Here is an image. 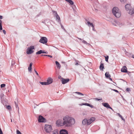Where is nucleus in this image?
<instances>
[{
  "label": "nucleus",
  "instance_id": "obj_1",
  "mask_svg": "<svg viewBox=\"0 0 134 134\" xmlns=\"http://www.w3.org/2000/svg\"><path fill=\"white\" fill-rule=\"evenodd\" d=\"M64 126L66 127L71 126L75 123V119L72 117L68 115L64 116L63 118Z\"/></svg>",
  "mask_w": 134,
  "mask_h": 134
},
{
  "label": "nucleus",
  "instance_id": "obj_2",
  "mask_svg": "<svg viewBox=\"0 0 134 134\" xmlns=\"http://www.w3.org/2000/svg\"><path fill=\"white\" fill-rule=\"evenodd\" d=\"M112 12L114 15L117 18H119L121 15V12L118 7H114L113 9Z\"/></svg>",
  "mask_w": 134,
  "mask_h": 134
},
{
  "label": "nucleus",
  "instance_id": "obj_3",
  "mask_svg": "<svg viewBox=\"0 0 134 134\" xmlns=\"http://www.w3.org/2000/svg\"><path fill=\"white\" fill-rule=\"evenodd\" d=\"M44 128L45 131L46 133H50L52 130V126L49 125H45Z\"/></svg>",
  "mask_w": 134,
  "mask_h": 134
},
{
  "label": "nucleus",
  "instance_id": "obj_4",
  "mask_svg": "<svg viewBox=\"0 0 134 134\" xmlns=\"http://www.w3.org/2000/svg\"><path fill=\"white\" fill-rule=\"evenodd\" d=\"M56 124L58 126H64V121H63L61 119H59L57 120L56 122Z\"/></svg>",
  "mask_w": 134,
  "mask_h": 134
},
{
  "label": "nucleus",
  "instance_id": "obj_5",
  "mask_svg": "<svg viewBox=\"0 0 134 134\" xmlns=\"http://www.w3.org/2000/svg\"><path fill=\"white\" fill-rule=\"evenodd\" d=\"M34 47L33 46H31L28 48L26 53L27 54H30L34 52V51L32 49H34Z\"/></svg>",
  "mask_w": 134,
  "mask_h": 134
},
{
  "label": "nucleus",
  "instance_id": "obj_6",
  "mask_svg": "<svg viewBox=\"0 0 134 134\" xmlns=\"http://www.w3.org/2000/svg\"><path fill=\"white\" fill-rule=\"evenodd\" d=\"M47 41L48 40L46 37H42L41 38L39 41V42L43 44H45L47 43Z\"/></svg>",
  "mask_w": 134,
  "mask_h": 134
},
{
  "label": "nucleus",
  "instance_id": "obj_7",
  "mask_svg": "<svg viewBox=\"0 0 134 134\" xmlns=\"http://www.w3.org/2000/svg\"><path fill=\"white\" fill-rule=\"evenodd\" d=\"M86 21H87V25H88L90 27L91 26L92 27V30L93 31H95L96 30L94 29V26L93 24L92 23H91L89 21H88L87 20H86Z\"/></svg>",
  "mask_w": 134,
  "mask_h": 134
},
{
  "label": "nucleus",
  "instance_id": "obj_8",
  "mask_svg": "<svg viewBox=\"0 0 134 134\" xmlns=\"http://www.w3.org/2000/svg\"><path fill=\"white\" fill-rule=\"evenodd\" d=\"M95 120V118L94 117H92L90 119L87 120V125H90Z\"/></svg>",
  "mask_w": 134,
  "mask_h": 134
},
{
  "label": "nucleus",
  "instance_id": "obj_9",
  "mask_svg": "<svg viewBox=\"0 0 134 134\" xmlns=\"http://www.w3.org/2000/svg\"><path fill=\"white\" fill-rule=\"evenodd\" d=\"M45 119L42 116H39L38 119V121L39 122H44Z\"/></svg>",
  "mask_w": 134,
  "mask_h": 134
},
{
  "label": "nucleus",
  "instance_id": "obj_10",
  "mask_svg": "<svg viewBox=\"0 0 134 134\" xmlns=\"http://www.w3.org/2000/svg\"><path fill=\"white\" fill-rule=\"evenodd\" d=\"M61 80L62 83L64 84L66 83L69 82V79H65L63 78H62L61 79Z\"/></svg>",
  "mask_w": 134,
  "mask_h": 134
},
{
  "label": "nucleus",
  "instance_id": "obj_11",
  "mask_svg": "<svg viewBox=\"0 0 134 134\" xmlns=\"http://www.w3.org/2000/svg\"><path fill=\"white\" fill-rule=\"evenodd\" d=\"M53 81V79L52 78L50 77H49L47 80L46 83L47 85L52 83Z\"/></svg>",
  "mask_w": 134,
  "mask_h": 134
},
{
  "label": "nucleus",
  "instance_id": "obj_12",
  "mask_svg": "<svg viewBox=\"0 0 134 134\" xmlns=\"http://www.w3.org/2000/svg\"><path fill=\"white\" fill-rule=\"evenodd\" d=\"M102 105L105 107L106 108H109L111 110H113V109L110 107L109 104L107 103H102Z\"/></svg>",
  "mask_w": 134,
  "mask_h": 134
},
{
  "label": "nucleus",
  "instance_id": "obj_13",
  "mask_svg": "<svg viewBox=\"0 0 134 134\" xmlns=\"http://www.w3.org/2000/svg\"><path fill=\"white\" fill-rule=\"evenodd\" d=\"M60 134H68V132L66 130L62 129L60 131Z\"/></svg>",
  "mask_w": 134,
  "mask_h": 134
},
{
  "label": "nucleus",
  "instance_id": "obj_14",
  "mask_svg": "<svg viewBox=\"0 0 134 134\" xmlns=\"http://www.w3.org/2000/svg\"><path fill=\"white\" fill-rule=\"evenodd\" d=\"M122 72H127V68L125 66H124L121 69Z\"/></svg>",
  "mask_w": 134,
  "mask_h": 134
},
{
  "label": "nucleus",
  "instance_id": "obj_15",
  "mask_svg": "<svg viewBox=\"0 0 134 134\" xmlns=\"http://www.w3.org/2000/svg\"><path fill=\"white\" fill-rule=\"evenodd\" d=\"M125 9L127 10H129L131 9V7L130 4H127L125 5Z\"/></svg>",
  "mask_w": 134,
  "mask_h": 134
},
{
  "label": "nucleus",
  "instance_id": "obj_16",
  "mask_svg": "<svg viewBox=\"0 0 134 134\" xmlns=\"http://www.w3.org/2000/svg\"><path fill=\"white\" fill-rule=\"evenodd\" d=\"M32 63H30L29 66L28 68V70L29 72H31L32 71Z\"/></svg>",
  "mask_w": 134,
  "mask_h": 134
},
{
  "label": "nucleus",
  "instance_id": "obj_17",
  "mask_svg": "<svg viewBox=\"0 0 134 134\" xmlns=\"http://www.w3.org/2000/svg\"><path fill=\"white\" fill-rule=\"evenodd\" d=\"M87 119H85L82 121V124L83 125H87Z\"/></svg>",
  "mask_w": 134,
  "mask_h": 134
},
{
  "label": "nucleus",
  "instance_id": "obj_18",
  "mask_svg": "<svg viewBox=\"0 0 134 134\" xmlns=\"http://www.w3.org/2000/svg\"><path fill=\"white\" fill-rule=\"evenodd\" d=\"M46 53V52H44L43 51L40 50L39 51L36 52V54H39L41 53Z\"/></svg>",
  "mask_w": 134,
  "mask_h": 134
},
{
  "label": "nucleus",
  "instance_id": "obj_19",
  "mask_svg": "<svg viewBox=\"0 0 134 134\" xmlns=\"http://www.w3.org/2000/svg\"><path fill=\"white\" fill-rule=\"evenodd\" d=\"M55 63V64L56 66H57L58 68L59 69H60L61 67V66L60 64L57 61H56Z\"/></svg>",
  "mask_w": 134,
  "mask_h": 134
},
{
  "label": "nucleus",
  "instance_id": "obj_20",
  "mask_svg": "<svg viewBox=\"0 0 134 134\" xmlns=\"http://www.w3.org/2000/svg\"><path fill=\"white\" fill-rule=\"evenodd\" d=\"M56 17V19L57 21H58L59 23H60V17L58 15H57V16H55Z\"/></svg>",
  "mask_w": 134,
  "mask_h": 134
},
{
  "label": "nucleus",
  "instance_id": "obj_21",
  "mask_svg": "<svg viewBox=\"0 0 134 134\" xmlns=\"http://www.w3.org/2000/svg\"><path fill=\"white\" fill-rule=\"evenodd\" d=\"M99 68L101 70H103V69H104L103 64L101 63L100 65Z\"/></svg>",
  "mask_w": 134,
  "mask_h": 134
},
{
  "label": "nucleus",
  "instance_id": "obj_22",
  "mask_svg": "<svg viewBox=\"0 0 134 134\" xmlns=\"http://www.w3.org/2000/svg\"><path fill=\"white\" fill-rule=\"evenodd\" d=\"M105 77L107 78L110 77H111V76L109 74V72H106L105 74Z\"/></svg>",
  "mask_w": 134,
  "mask_h": 134
},
{
  "label": "nucleus",
  "instance_id": "obj_23",
  "mask_svg": "<svg viewBox=\"0 0 134 134\" xmlns=\"http://www.w3.org/2000/svg\"><path fill=\"white\" fill-rule=\"evenodd\" d=\"M39 83L40 84L43 85H47L46 82H40Z\"/></svg>",
  "mask_w": 134,
  "mask_h": 134
},
{
  "label": "nucleus",
  "instance_id": "obj_24",
  "mask_svg": "<svg viewBox=\"0 0 134 134\" xmlns=\"http://www.w3.org/2000/svg\"><path fill=\"white\" fill-rule=\"evenodd\" d=\"M53 134H58V132L57 130H54L53 131Z\"/></svg>",
  "mask_w": 134,
  "mask_h": 134
},
{
  "label": "nucleus",
  "instance_id": "obj_25",
  "mask_svg": "<svg viewBox=\"0 0 134 134\" xmlns=\"http://www.w3.org/2000/svg\"><path fill=\"white\" fill-rule=\"evenodd\" d=\"M52 12L53 13V15H54V16H57V15H58V14H57V12L56 11H53Z\"/></svg>",
  "mask_w": 134,
  "mask_h": 134
},
{
  "label": "nucleus",
  "instance_id": "obj_26",
  "mask_svg": "<svg viewBox=\"0 0 134 134\" xmlns=\"http://www.w3.org/2000/svg\"><path fill=\"white\" fill-rule=\"evenodd\" d=\"M67 1L70 4L73 5L74 4V2L71 0H68Z\"/></svg>",
  "mask_w": 134,
  "mask_h": 134
},
{
  "label": "nucleus",
  "instance_id": "obj_27",
  "mask_svg": "<svg viewBox=\"0 0 134 134\" xmlns=\"http://www.w3.org/2000/svg\"><path fill=\"white\" fill-rule=\"evenodd\" d=\"M14 103L15 104V106L16 107V110H19V108L18 107V104H17L15 102H14Z\"/></svg>",
  "mask_w": 134,
  "mask_h": 134
},
{
  "label": "nucleus",
  "instance_id": "obj_28",
  "mask_svg": "<svg viewBox=\"0 0 134 134\" xmlns=\"http://www.w3.org/2000/svg\"><path fill=\"white\" fill-rule=\"evenodd\" d=\"M82 42L83 43L86 44L87 45H88L89 44V43H87L86 41H85L84 40H82Z\"/></svg>",
  "mask_w": 134,
  "mask_h": 134
},
{
  "label": "nucleus",
  "instance_id": "obj_29",
  "mask_svg": "<svg viewBox=\"0 0 134 134\" xmlns=\"http://www.w3.org/2000/svg\"><path fill=\"white\" fill-rule=\"evenodd\" d=\"M81 105H85L88 106H89L90 105V104L88 103H83Z\"/></svg>",
  "mask_w": 134,
  "mask_h": 134
},
{
  "label": "nucleus",
  "instance_id": "obj_30",
  "mask_svg": "<svg viewBox=\"0 0 134 134\" xmlns=\"http://www.w3.org/2000/svg\"><path fill=\"white\" fill-rule=\"evenodd\" d=\"M118 115L121 118V119L122 120H124V119L123 118V117L120 114H118Z\"/></svg>",
  "mask_w": 134,
  "mask_h": 134
},
{
  "label": "nucleus",
  "instance_id": "obj_31",
  "mask_svg": "<svg viewBox=\"0 0 134 134\" xmlns=\"http://www.w3.org/2000/svg\"><path fill=\"white\" fill-rule=\"evenodd\" d=\"M105 60L107 62H108V59L109 58V57L108 56H107V57H105Z\"/></svg>",
  "mask_w": 134,
  "mask_h": 134
},
{
  "label": "nucleus",
  "instance_id": "obj_32",
  "mask_svg": "<svg viewBox=\"0 0 134 134\" xmlns=\"http://www.w3.org/2000/svg\"><path fill=\"white\" fill-rule=\"evenodd\" d=\"M5 86V85L4 84H2L1 85V88H2Z\"/></svg>",
  "mask_w": 134,
  "mask_h": 134
},
{
  "label": "nucleus",
  "instance_id": "obj_33",
  "mask_svg": "<svg viewBox=\"0 0 134 134\" xmlns=\"http://www.w3.org/2000/svg\"><path fill=\"white\" fill-rule=\"evenodd\" d=\"M75 60V62H76L75 63V65H79L78 62H79V61H78V60Z\"/></svg>",
  "mask_w": 134,
  "mask_h": 134
},
{
  "label": "nucleus",
  "instance_id": "obj_34",
  "mask_svg": "<svg viewBox=\"0 0 134 134\" xmlns=\"http://www.w3.org/2000/svg\"><path fill=\"white\" fill-rule=\"evenodd\" d=\"M17 134H22L21 132L18 130H16Z\"/></svg>",
  "mask_w": 134,
  "mask_h": 134
},
{
  "label": "nucleus",
  "instance_id": "obj_35",
  "mask_svg": "<svg viewBox=\"0 0 134 134\" xmlns=\"http://www.w3.org/2000/svg\"><path fill=\"white\" fill-rule=\"evenodd\" d=\"M111 90H112V91H115L116 92H117V93H119V91H118L117 90H115V89H112Z\"/></svg>",
  "mask_w": 134,
  "mask_h": 134
},
{
  "label": "nucleus",
  "instance_id": "obj_36",
  "mask_svg": "<svg viewBox=\"0 0 134 134\" xmlns=\"http://www.w3.org/2000/svg\"><path fill=\"white\" fill-rule=\"evenodd\" d=\"M120 1L121 3H124L126 2V0H120Z\"/></svg>",
  "mask_w": 134,
  "mask_h": 134
},
{
  "label": "nucleus",
  "instance_id": "obj_37",
  "mask_svg": "<svg viewBox=\"0 0 134 134\" xmlns=\"http://www.w3.org/2000/svg\"><path fill=\"white\" fill-rule=\"evenodd\" d=\"M7 108L8 109H10L11 108V107L10 105L7 106Z\"/></svg>",
  "mask_w": 134,
  "mask_h": 134
},
{
  "label": "nucleus",
  "instance_id": "obj_38",
  "mask_svg": "<svg viewBox=\"0 0 134 134\" xmlns=\"http://www.w3.org/2000/svg\"><path fill=\"white\" fill-rule=\"evenodd\" d=\"M44 55L45 56H46L48 57H51V58H52V56L51 55Z\"/></svg>",
  "mask_w": 134,
  "mask_h": 134
},
{
  "label": "nucleus",
  "instance_id": "obj_39",
  "mask_svg": "<svg viewBox=\"0 0 134 134\" xmlns=\"http://www.w3.org/2000/svg\"><path fill=\"white\" fill-rule=\"evenodd\" d=\"M34 71L36 73V74L38 76V72H37V71L35 69H34Z\"/></svg>",
  "mask_w": 134,
  "mask_h": 134
},
{
  "label": "nucleus",
  "instance_id": "obj_40",
  "mask_svg": "<svg viewBox=\"0 0 134 134\" xmlns=\"http://www.w3.org/2000/svg\"><path fill=\"white\" fill-rule=\"evenodd\" d=\"M0 134H3V132L1 129L0 128Z\"/></svg>",
  "mask_w": 134,
  "mask_h": 134
},
{
  "label": "nucleus",
  "instance_id": "obj_41",
  "mask_svg": "<svg viewBox=\"0 0 134 134\" xmlns=\"http://www.w3.org/2000/svg\"><path fill=\"white\" fill-rule=\"evenodd\" d=\"M127 91L129 92L130 91V88H127L126 89Z\"/></svg>",
  "mask_w": 134,
  "mask_h": 134
},
{
  "label": "nucleus",
  "instance_id": "obj_42",
  "mask_svg": "<svg viewBox=\"0 0 134 134\" xmlns=\"http://www.w3.org/2000/svg\"><path fill=\"white\" fill-rule=\"evenodd\" d=\"M2 31H3V32L4 33V34H6V32L5 31V30H3Z\"/></svg>",
  "mask_w": 134,
  "mask_h": 134
},
{
  "label": "nucleus",
  "instance_id": "obj_43",
  "mask_svg": "<svg viewBox=\"0 0 134 134\" xmlns=\"http://www.w3.org/2000/svg\"><path fill=\"white\" fill-rule=\"evenodd\" d=\"M4 95L3 94H1L0 95L1 98H2V97L4 96Z\"/></svg>",
  "mask_w": 134,
  "mask_h": 134
},
{
  "label": "nucleus",
  "instance_id": "obj_44",
  "mask_svg": "<svg viewBox=\"0 0 134 134\" xmlns=\"http://www.w3.org/2000/svg\"><path fill=\"white\" fill-rule=\"evenodd\" d=\"M96 100H102V99L101 98L100 99H98L97 98H96L95 99Z\"/></svg>",
  "mask_w": 134,
  "mask_h": 134
},
{
  "label": "nucleus",
  "instance_id": "obj_45",
  "mask_svg": "<svg viewBox=\"0 0 134 134\" xmlns=\"http://www.w3.org/2000/svg\"><path fill=\"white\" fill-rule=\"evenodd\" d=\"M2 30V26H0V31Z\"/></svg>",
  "mask_w": 134,
  "mask_h": 134
},
{
  "label": "nucleus",
  "instance_id": "obj_46",
  "mask_svg": "<svg viewBox=\"0 0 134 134\" xmlns=\"http://www.w3.org/2000/svg\"><path fill=\"white\" fill-rule=\"evenodd\" d=\"M2 21L0 20V26H2Z\"/></svg>",
  "mask_w": 134,
  "mask_h": 134
},
{
  "label": "nucleus",
  "instance_id": "obj_47",
  "mask_svg": "<svg viewBox=\"0 0 134 134\" xmlns=\"http://www.w3.org/2000/svg\"><path fill=\"white\" fill-rule=\"evenodd\" d=\"M75 93L77 94H78L79 95H80V94L81 93L80 92H75Z\"/></svg>",
  "mask_w": 134,
  "mask_h": 134
},
{
  "label": "nucleus",
  "instance_id": "obj_48",
  "mask_svg": "<svg viewBox=\"0 0 134 134\" xmlns=\"http://www.w3.org/2000/svg\"><path fill=\"white\" fill-rule=\"evenodd\" d=\"M89 107H90L91 108H93V105H91L90 104V105Z\"/></svg>",
  "mask_w": 134,
  "mask_h": 134
},
{
  "label": "nucleus",
  "instance_id": "obj_49",
  "mask_svg": "<svg viewBox=\"0 0 134 134\" xmlns=\"http://www.w3.org/2000/svg\"><path fill=\"white\" fill-rule=\"evenodd\" d=\"M3 18V16H2L0 15V19H2Z\"/></svg>",
  "mask_w": 134,
  "mask_h": 134
},
{
  "label": "nucleus",
  "instance_id": "obj_50",
  "mask_svg": "<svg viewBox=\"0 0 134 134\" xmlns=\"http://www.w3.org/2000/svg\"><path fill=\"white\" fill-rule=\"evenodd\" d=\"M78 38V39H79V40H81V41H82V39H81V38H79L78 37V38Z\"/></svg>",
  "mask_w": 134,
  "mask_h": 134
},
{
  "label": "nucleus",
  "instance_id": "obj_51",
  "mask_svg": "<svg viewBox=\"0 0 134 134\" xmlns=\"http://www.w3.org/2000/svg\"><path fill=\"white\" fill-rule=\"evenodd\" d=\"M61 27L62 29H63L64 28V27L63 26H62V25L61 24Z\"/></svg>",
  "mask_w": 134,
  "mask_h": 134
},
{
  "label": "nucleus",
  "instance_id": "obj_52",
  "mask_svg": "<svg viewBox=\"0 0 134 134\" xmlns=\"http://www.w3.org/2000/svg\"><path fill=\"white\" fill-rule=\"evenodd\" d=\"M109 79L111 81H112V79L111 78H110V77H109Z\"/></svg>",
  "mask_w": 134,
  "mask_h": 134
},
{
  "label": "nucleus",
  "instance_id": "obj_53",
  "mask_svg": "<svg viewBox=\"0 0 134 134\" xmlns=\"http://www.w3.org/2000/svg\"><path fill=\"white\" fill-rule=\"evenodd\" d=\"M80 95H81V96H83V94L81 93L80 94Z\"/></svg>",
  "mask_w": 134,
  "mask_h": 134
},
{
  "label": "nucleus",
  "instance_id": "obj_54",
  "mask_svg": "<svg viewBox=\"0 0 134 134\" xmlns=\"http://www.w3.org/2000/svg\"><path fill=\"white\" fill-rule=\"evenodd\" d=\"M123 24H123L121 23V24H119V25L120 26H121V25H123Z\"/></svg>",
  "mask_w": 134,
  "mask_h": 134
},
{
  "label": "nucleus",
  "instance_id": "obj_55",
  "mask_svg": "<svg viewBox=\"0 0 134 134\" xmlns=\"http://www.w3.org/2000/svg\"><path fill=\"white\" fill-rule=\"evenodd\" d=\"M132 57L133 58H134V55H133Z\"/></svg>",
  "mask_w": 134,
  "mask_h": 134
},
{
  "label": "nucleus",
  "instance_id": "obj_56",
  "mask_svg": "<svg viewBox=\"0 0 134 134\" xmlns=\"http://www.w3.org/2000/svg\"><path fill=\"white\" fill-rule=\"evenodd\" d=\"M60 77H61V76H58V78H59V79Z\"/></svg>",
  "mask_w": 134,
  "mask_h": 134
},
{
  "label": "nucleus",
  "instance_id": "obj_57",
  "mask_svg": "<svg viewBox=\"0 0 134 134\" xmlns=\"http://www.w3.org/2000/svg\"><path fill=\"white\" fill-rule=\"evenodd\" d=\"M43 55V54H41V56H44V55Z\"/></svg>",
  "mask_w": 134,
  "mask_h": 134
},
{
  "label": "nucleus",
  "instance_id": "obj_58",
  "mask_svg": "<svg viewBox=\"0 0 134 134\" xmlns=\"http://www.w3.org/2000/svg\"><path fill=\"white\" fill-rule=\"evenodd\" d=\"M11 122H12V119H11Z\"/></svg>",
  "mask_w": 134,
  "mask_h": 134
},
{
  "label": "nucleus",
  "instance_id": "obj_59",
  "mask_svg": "<svg viewBox=\"0 0 134 134\" xmlns=\"http://www.w3.org/2000/svg\"><path fill=\"white\" fill-rule=\"evenodd\" d=\"M66 1H68V0H65Z\"/></svg>",
  "mask_w": 134,
  "mask_h": 134
}]
</instances>
